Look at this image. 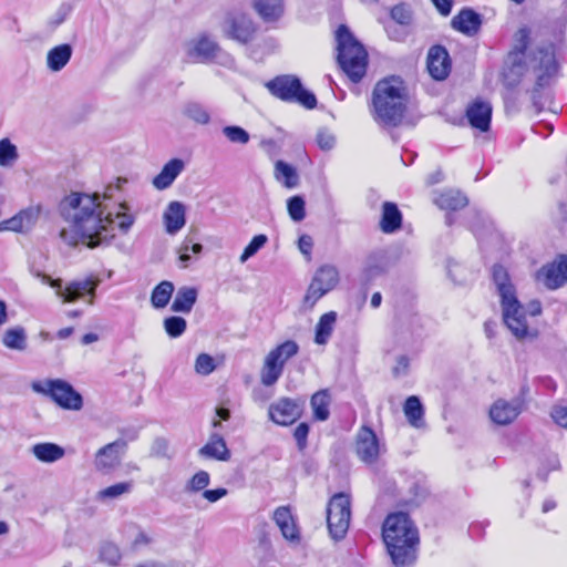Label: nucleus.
<instances>
[{
  "label": "nucleus",
  "mask_w": 567,
  "mask_h": 567,
  "mask_svg": "<svg viewBox=\"0 0 567 567\" xmlns=\"http://www.w3.org/2000/svg\"><path fill=\"white\" fill-rule=\"evenodd\" d=\"M309 425L305 422L300 423L293 432V437L297 442L299 451H303L308 444Z\"/></svg>",
  "instance_id": "55"
},
{
  "label": "nucleus",
  "mask_w": 567,
  "mask_h": 567,
  "mask_svg": "<svg viewBox=\"0 0 567 567\" xmlns=\"http://www.w3.org/2000/svg\"><path fill=\"white\" fill-rule=\"evenodd\" d=\"M380 445L375 433L367 426L361 427L357 436V454L365 463L377 460Z\"/></svg>",
  "instance_id": "17"
},
{
  "label": "nucleus",
  "mask_w": 567,
  "mask_h": 567,
  "mask_svg": "<svg viewBox=\"0 0 567 567\" xmlns=\"http://www.w3.org/2000/svg\"><path fill=\"white\" fill-rule=\"evenodd\" d=\"M305 200L301 196H292L288 199L287 208L289 216L295 221H301L306 217Z\"/></svg>",
  "instance_id": "47"
},
{
  "label": "nucleus",
  "mask_w": 567,
  "mask_h": 567,
  "mask_svg": "<svg viewBox=\"0 0 567 567\" xmlns=\"http://www.w3.org/2000/svg\"><path fill=\"white\" fill-rule=\"evenodd\" d=\"M402 214L394 203L385 202L382 206L380 228L385 234H391L401 228Z\"/></svg>",
  "instance_id": "25"
},
{
  "label": "nucleus",
  "mask_w": 567,
  "mask_h": 567,
  "mask_svg": "<svg viewBox=\"0 0 567 567\" xmlns=\"http://www.w3.org/2000/svg\"><path fill=\"white\" fill-rule=\"evenodd\" d=\"M284 372L281 364L277 362L275 355H267L260 372L261 383L266 386L274 385Z\"/></svg>",
  "instance_id": "33"
},
{
  "label": "nucleus",
  "mask_w": 567,
  "mask_h": 567,
  "mask_svg": "<svg viewBox=\"0 0 567 567\" xmlns=\"http://www.w3.org/2000/svg\"><path fill=\"white\" fill-rule=\"evenodd\" d=\"M436 10L443 16L447 17L453 7V0H431Z\"/></svg>",
  "instance_id": "61"
},
{
  "label": "nucleus",
  "mask_w": 567,
  "mask_h": 567,
  "mask_svg": "<svg viewBox=\"0 0 567 567\" xmlns=\"http://www.w3.org/2000/svg\"><path fill=\"white\" fill-rule=\"evenodd\" d=\"M339 279L336 266L323 265L318 268L303 298L305 307L312 308L319 299L338 285Z\"/></svg>",
  "instance_id": "8"
},
{
  "label": "nucleus",
  "mask_w": 567,
  "mask_h": 567,
  "mask_svg": "<svg viewBox=\"0 0 567 567\" xmlns=\"http://www.w3.org/2000/svg\"><path fill=\"white\" fill-rule=\"evenodd\" d=\"M313 247L312 238L309 235H301L298 240L299 250L307 257L311 256Z\"/></svg>",
  "instance_id": "58"
},
{
  "label": "nucleus",
  "mask_w": 567,
  "mask_h": 567,
  "mask_svg": "<svg viewBox=\"0 0 567 567\" xmlns=\"http://www.w3.org/2000/svg\"><path fill=\"white\" fill-rule=\"evenodd\" d=\"M187 328V322L184 318L172 316L164 320V329L171 338L181 337Z\"/></svg>",
  "instance_id": "44"
},
{
  "label": "nucleus",
  "mask_w": 567,
  "mask_h": 567,
  "mask_svg": "<svg viewBox=\"0 0 567 567\" xmlns=\"http://www.w3.org/2000/svg\"><path fill=\"white\" fill-rule=\"evenodd\" d=\"M336 40L340 68L353 83L360 82L367 72L368 53L365 49L343 24L338 28Z\"/></svg>",
  "instance_id": "4"
},
{
  "label": "nucleus",
  "mask_w": 567,
  "mask_h": 567,
  "mask_svg": "<svg viewBox=\"0 0 567 567\" xmlns=\"http://www.w3.org/2000/svg\"><path fill=\"white\" fill-rule=\"evenodd\" d=\"M41 214V207L40 206H30L25 209H22L20 213H18L19 218L22 221V225L27 230H29L37 220L39 219Z\"/></svg>",
  "instance_id": "49"
},
{
  "label": "nucleus",
  "mask_w": 567,
  "mask_h": 567,
  "mask_svg": "<svg viewBox=\"0 0 567 567\" xmlns=\"http://www.w3.org/2000/svg\"><path fill=\"white\" fill-rule=\"evenodd\" d=\"M466 117L472 127L487 132L491 126L492 106L488 102L476 100L467 106Z\"/></svg>",
  "instance_id": "20"
},
{
  "label": "nucleus",
  "mask_w": 567,
  "mask_h": 567,
  "mask_svg": "<svg viewBox=\"0 0 567 567\" xmlns=\"http://www.w3.org/2000/svg\"><path fill=\"white\" fill-rule=\"evenodd\" d=\"M518 44L515 47V50L509 53V56H523L529 40V31L526 28H522L516 33Z\"/></svg>",
  "instance_id": "53"
},
{
  "label": "nucleus",
  "mask_w": 567,
  "mask_h": 567,
  "mask_svg": "<svg viewBox=\"0 0 567 567\" xmlns=\"http://www.w3.org/2000/svg\"><path fill=\"white\" fill-rule=\"evenodd\" d=\"M132 489L133 482H120L99 491L96 494V499L101 502L116 499L125 494H130Z\"/></svg>",
  "instance_id": "40"
},
{
  "label": "nucleus",
  "mask_w": 567,
  "mask_h": 567,
  "mask_svg": "<svg viewBox=\"0 0 567 567\" xmlns=\"http://www.w3.org/2000/svg\"><path fill=\"white\" fill-rule=\"evenodd\" d=\"M316 141H317L318 146L322 151H330L336 145L334 135L326 130H321L318 132Z\"/></svg>",
  "instance_id": "54"
},
{
  "label": "nucleus",
  "mask_w": 567,
  "mask_h": 567,
  "mask_svg": "<svg viewBox=\"0 0 567 567\" xmlns=\"http://www.w3.org/2000/svg\"><path fill=\"white\" fill-rule=\"evenodd\" d=\"M223 134L227 137V140L231 143L236 144H247L250 140L249 133L237 125H228L223 128Z\"/></svg>",
  "instance_id": "45"
},
{
  "label": "nucleus",
  "mask_w": 567,
  "mask_h": 567,
  "mask_svg": "<svg viewBox=\"0 0 567 567\" xmlns=\"http://www.w3.org/2000/svg\"><path fill=\"white\" fill-rule=\"evenodd\" d=\"M185 163L181 158H173L168 161L162 171L153 178V186L158 190L168 188L177 176L184 171Z\"/></svg>",
  "instance_id": "22"
},
{
  "label": "nucleus",
  "mask_w": 567,
  "mask_h": 567,
  "mask_svg": "<svg viewBox=\"0 0 567 567\" xmlns=\"http://www.w3.org/2000/svg\"><path fill=\"white\" fill-rule=\"evenodd\" d=\"M174 292V285L171 281L159 282L152 291L151 302L156 309L166 307Z\"/></svg>",
  "instance_id": "38"
},
{
  "label": "nucleus",
  "mask_w": 567,
  "mask_h": 567,
  "mask_svg": "<svg viewBox=\"0 0 567 567\" xmlns=\"http://www.w3.org/2000/svg\"><path fill=\"white\" fill-rule=\"evenodd\" d=\"M435 204L441 209L457 210L467 205V198L457 190H446L435 198Z\"/></svg>",
  "instance_id": "32"
},
{
  "label": "nucleus",
  "mask_w": 567,
  "mask_h": 567,
  "mask_svg": "<svg viewBox=\"0 0 567 567\" xmlns=\"http://www.w3.org/2000/svg\"><path fill=\"white\" fill-rule=\"evenodd\" d=\"M154 452L157 454V455H165L166 454V449H167V442L165 439H157L155 442H154Z\"/></svg>",
  "instance_id": "64"
},
{
  "label": "nucleus",
  "mask_w": 567,
  "mask_h": 567,
  "mask_svg": "<svg viewBox=\"0 0 567 567\" xmlns=\"http://www.w3.org/2000/svg\"><path fill=\"white\" fill-rule=\"evenodd\" d=\"M550 416L553 417L554 422L558 424L561 427L567 429V408L566 406H554Z\"/></svg>",
  "instance_id": "57"
},
{
  "label": "nucleus",
  "mask_w": 567,
  "mask_h": 567,
  "mask_svg": "<svg viewBox=\"0 0 567 567\" xmlns=\"http://www.w3.org/2000/svg\"><path fill=\"white\" fill-rule=\"evenodd\" d=\"M336 321L337 313L334 311H329L320 317L316 326L315 342L317 344H326L328 342L333 332Z\"/></svg>",
  "instance_id": "31"
},
{
  "label": "nucleus",
  "mask_w": 567,
  "mask_h": 567,
  "mask_svg": "<svg viewBox=\"0 0 567 567\" xmlns=\"http://www.w3.org/2000/svg\"><path fill=\"white\" fill-rule=\"evenodd\" d=\"M427 70L435 80H444L451 71L447 50L442 45H434L427 53Z\"/></svg>",
  "instance_id": "16"
},
{
  "label": "nucleus",
  "mask_w": 567,
  "mask_h": 567,
  "mask_svg": "<svg viewBox=\"0 0 567 567\" xmlns=\"http://www.w3.org/2000/svg\"><path fill=\"white\" fill-rule=\"evenodd\" d=\"M275 177L287 188H295L299 183V176L296 168L284 161L276 162Z\"/></svg>",
  "instance_id": "35"
},
{
  "label": "nucleus",
  "mask_w": 567,
  "mask_h": 567,
  "mask_svg": "<svg viewBox=\"0 0 567 567\" xmlns=\"http://www.w3.org/2000/svg\"><path fill=\"white\" fill-rule=\"evenodd\" d=\"M223 32L240 43H248L256 33L252 20L244 13L229 14L223 22Z\"/></svg>",
  "instance_id": "11"
},
{
  "label": "nucleus",
  "mask_w": 567,
  "mask_h": 567,
  "mask_svg": "<svg viewBox=\"0 0 567 567\" xmlns=\"http://www.w3.org/2000/svg\"><path fill=\"white\" fill-rule=\"evenodd\" d=\"M116 187H107L103 195L94 193H71L60 204V213L68 227L60 231L61 239L69 246L79 243L90 248L109 244L115 237V230L128 233L135 223L126 203L110 207L106 203Z\"/></svg>",
  "instance_id": "1"
},
{
  "label": "nucleus",
  "mask_w": 567,
  "mask_h": 567,
  "mask_svg": "<svg viewBox=\"0 0 567 567\" xmlns=\"http://www.w3.org/2000/svg\"><path fill=\"white\" fill-rule=\"evenodd\" d=\"M148 544H151L150 536L145 532L140 530L132 543V548L140 549Z\"/></svg>",
  "instance_id": "62"
},
{
  "label": "nucleus",
  "mask_w": 567,
  "mask_h": 567,
  "mask_svg": "<svg viewBox=\"0 0 567 567\" xmlns=\"http://www.w3.org/2000/svg\"><path fill=\"white\" fill-rule=\"evenodd\" d=\"M41 279L44 284H48L55 289L56 295L63 302H74L87 293L91 296L90 303H92L95 290L100 282L99 280L86 278L80 281H72L63 288L61 279H52L47 275H42Z\"/></svg>",
  "instance_id": "9"
},
{
  "label": "nucleus",
  "mask_w": 567,
  "mask_h": 567,
  "mask_svg": "<svg viewBox=\"0 0 567 567\" xmlns=\"http://www.w3.org/2000/svg\"><path fill=\"white\" fill-rule=\"evenodd\" d=\"M274 520L281 530L282 536L290 542L299 540V530L287 506L278 507L274 513Z\"/></svg>",
  "instance_id": "23"
},
{
  "label": "nucleus",
  "mask_w": 567,
  "mask_h": 567,
  "mask_svg": "<svg viewBox=\"0 0 567 567\" xmlns=\"http://www.w3.org/2000/svg\"><path fill=\"white\" fill-rule=\"evenodd\" d=\"M302 403L290 399L281 398L269 406V417L278 425H290L296 422L302 414Z\"/></svg>",
  "instance_id": "12"
},
{
  "label": "nucleus",
  "mask_w": 567,
  "mask_h": 567,
  "mask_svg": "<svg viewBox=\"0 0 567 567\" xmlns=\"http://www.w3.org/2000/svg\"><path fill=\"white\" fill-rule=\"evenodd\" d=\"M197 300V290L192 287H182L178 289L172 303V310L175 312L188 313L192 311Z\"/></svg>",
  "instance_id": "29"
},
{
  "label": "nucleus",
  "mask_w": 567,
  "mask_h": 567,
  "mask_svg": "<svg viewBox=\"0 0 567 567\" xmlns=\"http://www.w3.org/2000/svg\"><path fill=\"white\" fill-rule=\"evenodd\" d=\"M226 495H227V489L224 487L216 488V489H205L203 493L204 498H206L210 503H215Z\"/></svg>",
  "instance_id": "60"
},
{
  "label": "nucleus",
  "mask_w": 567,
  "mask_h": 567,
  "mask_svg": "<svg viewBox=\"0 0 567 567\" xmlns=\"http://www.w3.org/2000/svg\"><path fill=\"white\" fill-rule=\"evenodd\" d=\"M503 320L517 339L529 336L526 311L517 297L502 301Z\"/></svg>",
  "instance_id": "10"
},
{
  "label": "nucleus",
  "mask_w": 567,
  "mask_h": 567,
  "mask_svg": "<svg viewBox=\"0 0 567 567\" xmlns=\"http://www.w3.org/2000/svg\"><path fill=\"white\" fill-rule=\"evenodd\" d=\"M493 280L501 297V302L516 297V291L509 280L508 272L503 266L495 265L493 267Z\"/></svg>",
  "instance_id": "28"
},
{
  "label": "nucleus",
  "mask_w": 567,
  "mask_h": 567,
  "mask_svg": "<svg viewBox=\"0 0 567 567\" xmlns=\"http://www.w3.org/2000/svg\"><path fill=\"white\" fill-rule=\"evenodd\" d=\"M31 451L34 457L42 463H54L65 455V450L62 446L51 442L34 444Z\"/></svg>",
  "instance_id": "27"
},
{
  "label": "nucleus",
  "mask_w": 567,
  "mask_h": 567,
  "mask_svg": "<svg viewBox=\"0 0 567 567\" xmlns=\"http://www.w3.org/2000/svg\"><path fill=\"white\" fill-rule=\"evenodd\" d=\"M215 360L207 353H200L195 361V371L202 375H208L215 370Z\"/></svg>",
  "instance_id": "50"
},
{
  "label": "nucleus",
  "mask_w": 567,
  "mask_h": 567,
  "mask_svg": "<svg viewBox=\"0 0 567 567\" xmlns=\"http://www.w3.org/2000/svg\"><path fill=\"white\" fill-rule=\"evenodd\" d=\"M409 365H410L409 358L406 355H400L396 359V364L393 368L394 375L399 377V375L406 374V372L409 370Z\"/></svg>",
  "instance_id": "59"
},
{
  "label": "nucleus",
  "mask_w": 567,
  "mask_h": 567,
  "mask_svg": "<svg viewBox=\"0 0 567 567\" xmlns=\"http://www.w3.org/2000/svg\"><path fill=\"white\" fill-rule=\"evenodd\" d=\"M408 102V90L400 76L382 79L372 92L371 115L380 125L396 127L404 117Z\"/></svg>",
  "instance_id": "2"
},
{
  "label": "nucleus",
  "mask_w": 567,
  "mask_h": 567,
  "mask_svg": "<svg viewBox=\"0 0 567 567\" xmlns=\"http://www.w3.org/2000/svg\"><path fill=\"white\" fill-rule=\"evenodd\" d=\"M266 87L277 99L285 102H295L306 109L317 106L316 95L303 89L299 78L286 74L279 75L266 83Z\"/></svg>",
  "instance_id": "5"
},
{
  "label": "nucleus",
  "mask_w": 567,
  "mask_h": 567,
  "mask_svg": "<svg viewBox=\"0 0 567 567\" xmlns=\"http://www.w3.org/2000/svg\"><path fill=\"white\" fill-rule=\"evenodd\" d=\"M527 312L533 316H539L542 313V303L538 300H532L527 305Z\"/></svg>",
  "instance_id": "63"
},
{
  "label": "nucleus",
  "mask_w": 567,
  "mask_h": 567,
  "mask_svg": "<svg viewBox=\"0 0 567 567\" xmlns=\"http://www.w3.org/2000/svg\"><path fill=\"white\" fill-rule=\"evenodd\" d=\"M18 158V147L9 138L0 140V166L12 167Z\"/></svg>",
  "instance_id": "42"
},
{
  "label": "nucleus",
  "mask_w": 567,
  "mask_h": 567,
  "mask_svg": "<svg viewBox=\"0 0 567 567\" xmlns=\"http://www.w3.org/2000/svg\"><path fill=\"white\" fill-rule=\"evenodd\" d=\"M219 52L220 48L218 44L207 37H200L187 45V58L192 62L210 61L217 58Z\"/></svg>",
  "instance_id": "18"
},
{
  "label": "nucleus",
  "mask_w": 567,
  "mask_h": 567,
  "mask_svg": "<svg viewBox=\"0 0 567 567\" xmlns=\"http://www.w3.org/2000/svg\"><path fill=\"white\" fill-rule=\"evenodd\" d=\"M73 49L71 44H59L48 51L47 68L52 72L61 71L71 60Z\"/></svg>",
  "instance_id": "24"
},
{
  "label": "nucleus",
  "mask_w": 567,
  "mask_h": 567,
  "mask_svg": "<svg viewBox=\"0 0 567 567\" xmlns=\"http://www.w3.org/2000/svg\"><path fill=\"white\" fill-rule=\"evenodd\" d=\"M210 482V476L206 471L197 472L187 483L186 489L192 493H197L205 489Z\"/></svg>",
  "instance_id": "48"
},
{
  "label": "nucleus",
  "mask_w": 567,
  "mask_h": 567,
  "mask_svg": "<svg viewBox=\"0 0 567 567\" xmlns=\"http://www.w3.org/2000/svg\"><path fill=\"white\" fill-rule=\"evenodd\" d=\"M330 395L327 390L316 392L311 398L313 416L318 421H326L329 417Z\"/></svg>",
  "instance_id": "37"
},
{
  "label": "nucleus",
  "mask_w": 567,
  "mask_h": 567,
  "mask_svg": "<svg viewBox=\"0 0 567 567\" xmlns=\"http://www.w3.org/2000/svg\"><path fill=\"white\" fill-rule=\"evenodd\" d=\"M451 25L454 30L473 37L478 33L482 27V16L473 9L464 8L453 17Z\"/></svg>",
  "instance_id": "19"
},
{
  "label": "nucleus",
  "mask_w": 567,
  "mask_h": 567,
  "mask_svg": "<svg viewBox=\"0 0 567 567\" xmlns=\"http://www.w3.org/2000/svg\"><path fill=\"white\" fill-rule=\"evenodd\" d=\"M183 114L190 121L199 125H207L210 122L208 109L198 102H187L183 106Z\"/></svg>",
  "instance_id": "36"
},
{
  "label": "nucleus",
  "mask_w": 567,
  "mask_h": 567,
  "mask_svg": "<svg viewBox=\"0 0 567 567\" xmlns=\"http://www.w3.org/2000/svg\"><path fill=\"white\" fill-rule=\"evenodd\" d=\"M351 520V498L349 494H334L327 507V524L330 536L334 540L343 539Z\"/></svg>",
  "instance_id": "7"
},
{
  "label": "nucleus",
  "mask_w": 567,
  "mask_h": 567,
  "mask_svg": "<svg viewBox=\"0 0 567 567\" xmlns=\"http://www.w3.org/2000/svg\"><path fill=\"white\" fill-rule=\"evenodd\" d=\"M4 230L24 231L27 229L22 225V221L17 214L13 217L0 223V231H4Z\"/></svg>",
  "instance_id": "56"
},
{
  "label": "nucleus",
  "mask_w": 567,
  "mask_h": 567,
  "mask_svg": "<svg viewBox=\"0 0 567 567\" xmlns=\"http://www.w3.org/2000/svg\"><path fill=\"white\" fill-rule=\"evenodd\" d=\"M523 402L518 399L506 401L497 400L489 409L492 421L498 425L512 423L522 412Z\"/></svg>",
  "instance_id": "15"
},
{
  "label": "nucleus",
  "mask_w": 567,
  "mask_h": 567,
  "mask_svg": "<svg viewBox=\"0 0 567 567\" xmlns=\"http://www.w3.org/2000/svg\"><path fill=\"white\" fill-rule=\"evenodd\" d=\"M2 343L12 350L23 351L27 348V334L22 327L8 329L2 337Z\"/></svg>",
  "instance_id": "39"
},
{
  "label": "nucleus",
  "mask_w": 567,
  "mask_h": 567,
  "mask_svg": "<svg viewBox=\"0 0 567 567\" xmlns=\"http://www.w3.org/2000/svg\"><path fill=\"white\" fill-rule=\"evenodd\" d=\"M203 249V246L198 243H194L193 238L190 237H186L185 240L183 241L182 246H181V256H179V259L182 262L186 264L187 261L190 260V255L189 252L192 251L193 254H199Z\"/></svg>",
  "instance_id": "52"
},
{
  "label": "nucleus",
  "mask_w": 567,
  "mask_h": 567,
  "mask_svg": "<svg viewBox=\"0 0 567 567\" xmlns=\"http://www.w3.org/2000/svg\"><path fill=\"white\" fill-rule=\"evenodd\" d=\"M299 351V346L297 342L292 340L285 341L284 343L277 346L272 349L267 355H275L277 358V362L285 368V363L296 355Z\"/></svg>",
  "instance_id": "43"
},
{
  "label": "nucleus",
  "mask_w": 567,
  "mask_h": 567,
  "mask_svg": "<svg viewBox=\"0 0 567 567\" xmlns=\"http://www.w3.org/2000/svg\"><path fill=\"white\" fill-rule=\"evenodd\" d=\"M100 561L115 567L122 559V553L118 546L112 542H103L99 547Z\"/></svg>",
  "instance_id": "41"
},
{
  "label": "nucleus",
  "mask_w": 567,
  "mask_h": 567,
  "mask_svg": "<svg viewBox=\"0 0 567 567\" xmlns=\"http://www.w3.org/2000/svg\"><path fill=\"white\" fill-rule=\"evenodd\" d=\"M382 536L396 567H406L414 563L419 532L408 514L399 512L388 515Z\"/></svg>",
  "instance_id": "3"
},
{
  "label": "nucleus",
  "mask_w": 567,
  "mask_h": 567,
  "mask_svg": "<svg viewBox=\"0 0 567 567\" xmlns=\"http://www.w3.org/2000/svg\"><path fill=\"white\" fill-rule=\"evenodd\" d=\"M255 8L264 20L274 21L284 13V0H256Z\"/></svg>",
  "instance_id": "34"
},
{
  "label": "nucleus",
  "mask_w": 567,
  "mask_h": 567,
  "mask_svg": "<svg viewBox=\"0 0 567 567\" xmlns=\"http://www.w3.org/2000/svg\"><path fill=\"white\" fill-rule=\"evenodd\" d=\"M32 389L51 398L59 406L65 410L78 411L83 405L82 396L64 380H43L32 383Z\"/></svg>",
  "instance_id": "6"
},
{
  "label": "nucleus",
  "mask_w": 567,
  "mask_h": 567,
  "mask_svg": "<svg viewBox=\"0 0 567 567\" xmlns=\"http://www.w3.org/2000/svg\"><path fill=\"white\" fill-rule=\"evenodd\" d=\"M537 277L548 289L564 286L567 282V256L561 255L554 262L544 266Z\"/></svg>",
  "instance_id": "14"
},
{
  "label": "nucleus",
  "mask_w": 567,
  "mask_h": 567,
  "mask_svg": "<svg viewBox=\"0 0 567 567\" xmlns=\"http://www.w3.org/2000/svg\"><path fill=\"white\" fill-rule=\"evenodd\" d=\"M126 443L117 440L101 447L94 458V466L100 472H110L121 462V454L124 452Z\"/></svg>",
  "instance_id": "13"
},
{
  "label": "nucleus",
  "mask_w": 567,
  "mask_h": 567,
  "mask_svg": "<svg viewBox=\"0 0 567 567\" xmlns=\"http://www.w3.org/2000/svg\"><path fill=\"white\" fill-rule=\"evenodd\" d=\"M391 18L400 24H409L412 18L411 9L405 3H400L391 9Z\"/></svg>",
  "instance_id": "51"
},
{
  "label": "nucleus",
  "mask_w": 567,
  "mask_h": 567,
  "mask_svg": "<svg viewBox=\"0 0 567 567\" xmlns=\"http://www.w3.org/2000/svg\"><path fill=\"white\" fill-rule=\"evenodd\" d=\"M199 455L207 458L227 461L230 457V452L225 440L218 434H213L209 441L199 450Z\"/></svg>",
  "instance_id": "26"
},
{
  "label": "nucleus",
  "mask_w": 567,
  "mask_h": 567,
  "mask_svg": "<svg viewBox=\"0 0 567 567\" xmlns=\"http://www.w3.org/2000/svg\"><path fill=\"white\" fill-rule=\"evenodd\" d=\"M185 213L186 208L183 203L174 200L168 204L164 212L163 220L165 229L169 235H175L185 226Z\"/></svg>",
  "instance_id": "21"
},
{
  "label": "nucleus",
  "mask_w": 567,
  "mask_h": 567,
  "mask_svg": "<svg viewBox=\"0 0 567 567\" xmlns=\"http://www.w3.org/2000/svg\"><path fill=\"white\" fill-rule=\"evenodd\" d=\"M268 241V237L264 234L256 235L244 249L240 256V262H246L249 258L255 256Z\"/></svg>",
  "instance_id": "46"
},
{
  "label": "nucleus",
  "mask_w": 567,
  "mask_h": 567,
  "mask_svg": "<svg viewBox=\"0 0 567 567\" xmlns=\"http://www.w3.org/2000/svg\"><path fill=\"white\" fill-rule=\"evenodd\" d=\"M403 411L412 426L420 429L424 425V408L417 396H409L404 403Z\"/></svg>",
  "instance_id": "30"
}]
</instances>
